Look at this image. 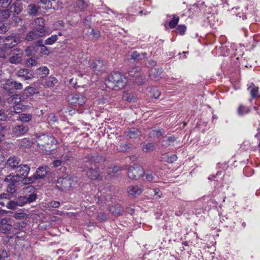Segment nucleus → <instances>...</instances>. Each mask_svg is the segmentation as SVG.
Returning <instances> with one entry per match:
<instances>
[{
	"instance_id": "nucleus-4",
	"label": "nucleus",
	"mask_w": 260,
	"mask_h": 260,
	"mask_svg": "<svg viewBox=\"0 0 260 260\" xmlns=\"http://www.w3.org/2000/svg\"><path fill=\"white\" fill-rule=\"evenodd\" d=\"M98 155H89L87 159L91 162L89 168L88 167V170L86 171L87 175L92 180H99L101 179V176L99 174L98 169L96 166V160L98 159Z\"/></svg>"
},
{
	"instance_id": "nucleus-58",
	"label": "nucleus",
	"mask_w": 260,
	"mask_h": 260,
	"mask_svg": "<svg viewBox=\"0 0 260 260\" xmlns=\"http://www.w3.org/2000/svg\"><path fill=\"white\" fill-rule=\"evenodd\" d=\"M10 195L8 193H2L0 194V200H4L7 202L10 199Z\"/></svg>"
},
{
	"instance_id": "nucleus-63",
	"label": "nucleus",
	"mask_w": 260,
	"mask_h": 260,
	"mask_svg": "<svg viewBox=\"0 0 260 260\" xmlns=\"http://www.w3.org/2000/svg\"><path fill=\"white\" fill-rule=\"evenodd\" d=\"M0 254L4 260H5L6 258H7L9 256V254L8 252L5 250H3L2 253H0Z\"/></svg>"
},
{
	"instance_id": "nucleus-26",
	"label": "nucleus",
	"mask_w": 260,
	"mask_h": 260,
	"mask_svg": "<svg viewBox=\"0 0 260 260\" xmlns=\"http://www.w3.org/2000/svg\"><path fill=\"white\" fill-rule=\"evenodd\" d=\"M248 90L249 91L251 97L253 99L256 98L258 95V87L255 86L253 83H251Z\"/></svg>"
},
{
	"instance_id": "nucleus-10",
	"label": "nucleus",
	"mask_w": 260,
	"mask_h": 260,
	"mask_svg": "<svg viewBox=\"0 0 260 260\" xmlns=\"http://www.w3.org/2000/svg\"><path fill=\"white\" fill-rule=\"evenodd\" d=\"M71 180L69 177L59 178L56 182V187L61 190H69L71 187Z\"/></svg>"
},
{
	"instance_id": "nucleus-8",
	"label": "nucleus",
	"mask_w": 260,
	"mask_h": 260,
	"mask_svg": "<svg viewBox=\"0 0 260 260\" xmlns=\"http://www.w3.org/2000/svg\"><path fill=\"white\" fill-rule=\"evenodd\" d=\"M68 101L72 105L81 106L86 101V98L82 94H71L68 96Z\"/></svg>"
},
{
	"instance_id": "nucleus-41",
	"label": "nucleus",
	"mask_w": 260,
	"mask_h": 260,
	"mask_svg": "<svg viewBox=\"0 0 260 260\" xmlns=\"http://www.w3.org/2000/svg\"><path fill=\"white\" fill-rule=\"evenodd\" d=\"M12 0H0V8L7 9Z\"/></svg>"
},
{
	"instance_id": "nucleus-60",
	"label": "nucleus",
	"mask_w": 260,
	"mask_h": 260,
	"mask_svg": "<svg viewBox=\"0 0 260 260\" xmlns=\"http://www.w3.org/2000/svg\"><path fill=\"white\" fill-rule=\"evenodd\" d=\"M50 205L53 208H58L60 205V203L57 201H52Z\"/></svg>"
},
{
	"instance_id": "nucleus-55",
	"label": "nucleus",
	"mask_w": 260,
	"mask_h": 260,
	"mask_svg": "<svg viewBox=\"0 0 260 260\" xmlns=\"http://www.w3.org/2000/svg\"><path fill=\"white\" fill-rule=\"evenodd\" d=\"M27 63L30 66H35L37 64V61L35 59L30 58L28 59Z\"/></svg>"
},
{
	"instance_id": "nucleus-56",
	"label": "nucleus",
	"mask_w": 260,
	"mask_h": 260,
	"mask_svg": "<svg viewBox=\"0 0 260 260\" xmlns=\"http://www.w3.org/2000/svg\"><path fill=\"white\" fill-rule=\"evenodd\" d=\"M7 118V114L4 110H0V121H4Z\"/></svg>"
},
{
	"instance_id": "nucleus-44",
	"label": "nucleus",
	"mask_w": 260,
	"mask_h": 260,
	"mask_svg": "<svg viewBox=\"0 0 260 260\" xmlns=\"http://www.w3.org/2000/svg\"><path fill=\"white\" fill-rule=\"evenodd\" d=\"M47 120L49 123L53 122L54 123L57 121V118L54 113H51L49 115Z\"/></svg>"
},
{
	"instance_id": "nucleus-13",
	"label": "nucleus",
	"mask_w": 260,
	"mask_h": 260,
	"mask_svg": "<svg viewBox=\"0 0 260 260\" xmlns=\"http://www.w3.org/2000/svg\"><path fill=\"white\" fill-rule=\"evenodd\" d=\"M142 188L137 185H132L128 187L127 191L128 193L133 197H137L142 192Z\"/></svg>"
},
{
	"instance_id": "nucleus-53",
	"label": "nucleus",
	"mask_w": 260,
	"mask_h": 260,
	"mask_svg": "<svg viewBox=\"0 0 260 260\" xmlns=\"http://www.w3.org/2000/svg\"><path fill=\"white\" fill-rule=\"evenodd\" d=\"M155 72H157V76H155V77L157 78V77L160 76V74L161 73V70H158L157 71H156V69H152L151 70V73L150 74V76L151 77H152L153 76H154V75H155L154 73H155Z\"/></svg>"
},
{
	"instance_id": "nucleus-28",
	"label": "nucleus",
	"mask_w": 260,
	"mask_h": 260,
	"mask_svg": "<svg viewBox=\"0 0 260 260\" xmlns=\"http://www.w3.org/2000/svg\"><path fill=\"white\" fill-rule=\"evenodd\" d=\"M3 88L7 91L9 93H12V90H13L14 86L13 85V81L8 80L3 84Z\"/></svg>"
},
{
	"instance_id": "nucleus-14",
	"label": "nucleus",
	"mask_w": 260,
	"mask_h": 260,
	"mask_svg": "<svg viewBox=\"0 0 260 260\" xmlns=\"http://www.w3.org/2000/svg\"><path fill=\"white\" fill-rule=\"evenodd\" d=\"M30 167L26 164H20L16 168V172L19 175L20 179L22 176H27L30 171Z\"/></svg>"
},
{
	"instance_id": "nucleus-24",
	"label": "nucleus",
	"mask_w": 260,
	"mask_h": 260,
	"mask_svg": "<svg viewBox=\"0 0 260 260\" xmlns=\"http://www.w3.org/2000/svg\"><path fill=\"white\" fill-rule=\"evenodd\" d=\"M21 100V95L20 94H13L7 98V101L10 104H18Z\"/></svg>"
},
{
	"instance_id": "nucleus-39",
	"label": "nucleus",
	"mask_w": 260,
	"mask_h": 260,
	"mask_svg": "<svg viewBox=\"0 0 260 260\" xmlns=\"http://www.w3.org/2000/svg\"><path fill=\"white\" fill-rule=\"evenodd\" d=\"M179 20V17L173 16L172 19L169 22V26L171 28H175L178 24Z\"/></svg>"
},
{
	"instance_id": "nucleus-9",
	"label": "nucleus",
	"mask_w": 260,
	"mask_h": 260,
	"mask_svg": "<svg viewBox=\"0 0 260 260\" xmlns=\"http://www.w3.org/2000/svg\"><path fill=\"white\" fill-rule=\"evenodd\" d=\"M3 42L5 49L11 48L20 42V38L16 35L12 34L6 37Z\"/></svg>"
},
{
	"instance_id": "nucleus-22",
	"label": "nucleus",
	"mask_w": 260,
	"mask_h": 260,
	"mask_svg": "<svg viewBox=\"0 0 260 260\" xmlns=\"http://www.w3.org/2000/svg\"><path fill=\"white\" fill-rule=\"evenodd\" d=\"M48 172V167L46 166L45 167H40L38 168L36 170V176L37 179H42L47 174Z\"/></svg>"
},
{
	"instance_id": "nucleus-2",
	"label": "nucleus",
	"mask_w": 260,
	"mask_h": 260,
	"mask_svg": "<svg viewBox=\"0 0 260 260\" xmlns=\"http://www.w3.org/2000/svg\"><path fill=\"white\" fill-rule=\"evenodd\" d=\"M37 146L44 153H48L57 148V141L52 136L42 135L37 137Z\"/></svg>"
},
{
	"instance_id": "nucleus-18",
	"label": "nucleus",
	"mask_w": 260,
	"mask_h": 260,
	"mask_svg": "<svg viewBox=\"0 0 260 260\" xmlns=\"http://www.w3.org/2000/svg\"><path fill=\"white\" fill-rule=\"evenodd\" d=\"M41 8V6L36 4H30L27 7V11L29 15L36 16L39 13H41V12H40Z\"/></svg>"
},
{
	"instance_id": "nucleus-5",
	"label": "nucleus",
	"mask_w": 260,
	"mask_h": 260,
	"mask_svg": "<svg viewBox=\"0 0 260 260\" xmlns=\"http://www.w3.org/2000/svg\"><path fill=\"white\" fill-rule=\"evenodd\" d=\"M5 213L4 210H0V228L1 232L3 233H8L10 232H14V229L16 228L14 226L13 220L10 217H3V214Z\"/></svg>"
},
{
	"instance_id": "nucleus-31",
	"label": "nucleus",
	"mask_w": 260,
	"mask_h": 260,
	"mask_svg": "<svg viewBox=\"0 0 260 260\" xmlns=\"http://www.w3.org/2000/svg\"><path fill=\"white\" fill-rule=\"evenodd\" d=\"M110 210L115 216L120 215L122 212V209L119 205L111 207Z\"/></svg>"
},
{
	"instance_id": "nucleus-62",
	"label": "nucleus",
	"mask_w": 260,
	"mask_h": 260,
	"mask_svg": "<svg viewBox=\"0 0 260 260\" xmlns=\"http://www.w3.org/2000/svg\"><path fill=\"white\" fill-rule=\"evenodd\" d=\"M138 69L136 68H133L132 70L128 72L129 75L132 76H135L137 73Z\"/></svg>"
},
{
	"instance_id": "nucleus-47",
	"label": "nucleus",
	"mask_w": 260,
	"mask_h": 260,
	"mask_svg": "<svg viewBox=\"0 0 260 260\" xmlns=\"http://www.w3.org/2000/svg\"><path fill=\"white\" fill-rule=\"evenodd\" d=\"M131 58L134 59H140L142 58L140 53H138L137 51H134L132 53Z\"/></svg>"
},
{
	"instance_id": "nucleus-29",
	"label": "nucleus",
	"mask_w": 260,
	"mask_h": 260,
	"mask_svg": "<svg viewBox=\"0 0 260 260\" xmlns=\"http://www.w3.org/2000/svg\"><path fill=\"white\" fill-rule=\"evenodd\" d=\"M24 177L21 180V183L23 185L29 184L34 183L37 179L36 175H33L30 177L24 176Z\"/></svg>"
},
{
	"instance_id": "nucleus-45",
	"label": "nucleus",
	"mask_w": 260,
	"mask_h": 260,
	"mask_svg": "<svg viewBox=\"0 0 260 260\" xmlns=\"http://www.w3.org/2000/svg\"><path fill=\"white\" fill-rule=\"evenodd\" d=\"M131 148V146L125 143H121L118 148V150L121 152H125Z\"/></svg>"
},
{
	"instance_id": "nucleus-38",
	"label": "nucleus",
	"mask_w": 260,
	"mask_h": 260,
	"mask_svg": "<svg viewBox=\"0 0 260 260\" xmlns=\"http://www.w3.org/2000/svg\"><path fill=\"white\" fill-rule=\"evenodd\" d=\"M6 207L9 209L14 210L16 209L17 205L15 201H8L6 202Z\"/></svg>"
},
{
	"instance_id": "nucleus-32",
	"label": "nucleus",
	"mask_w": 260,
	"mask_h": 260,
	"mask_svg": "<svg viewBox=\"0 0 260 260\" xmlns=\"http://www.w3.org/2000/svg\"><path fill=\"white\" fill-rule=\"evenodd\" d=\"M176 140L174 136L168 137L167 139L163 140L162 146L164 147H167L171 145Z\"/></svg>"
},
{
	"instance_id": "nucleus-27",
	"label": "nucleus",
	"mask_w": 260,
	"mask_h": 260,
	"mask_svg": "<svg viewBox=\"0 0 260 260\" xmlns=\"http://www.w3.org/2000/svg\"><path fill=\"white\" fill-rule=\"evenodd\" d=\"M32 118V115L28 113H21L19 114L17 117V120L21 122H27L29 121Z\"/></svg>"
},
{
	"instance_id": "nucleus-11",
	"label": "nucleus",
	"mask_w": 260,
	"mask_h": 260,
	"mask_svg": "<svg viewBox=\"0 0 260 260\" xmlns=\"http://www.w3.org/2000/svg\"><path fill=\"white\" fill-rule=\"evenodd\" d=\"M91 67L96 74L104 72L106 69L103 61L101 60L93 61L91 64Z\"/></svg>"
},
{
	"instance_id": "nucleus-21",
	"label": "nucleus",
	"mask_w": 260,
	"mask_h": 260,
	"mask_svg": "<svg viewBox=\"0 0 260 260\" xmlns=\"http://www.w3.org/2000/svg\"><path fill=\"white\" fill-rule=\"evenodd\" d=\"M122 100L128 103H135L137 101V96L134 93L124 92L122 95Z\"/></svg>"
},
{
	"instance_id": "nucleus-57",
	"label": "nucleus",
	"mask_w": 260,
	"mask_h": 260,
	"mask_svg": "<svg viewBox=\"0 0 260 260\" xmlns=\"http://www.w3.org/2000/svg\"><path fill=\"white\" fill-rule=\"evenodd\" d=\"M138 74H139L138 73ZM137 77L135 80V83L138 84V85H141L143 83V79L141 76H138V75H136Z\"/></svg>"
},
{
	"instance_id": "nucleus-52",
	"label": "nucleus",
	"mask_w": 260,
	"mask_h": 260,
	"mask_svg": "<svg viewBox=\"0 0 260 260\" xmlns=\"http://www.w3.org/2000/svg\"><path fill=\"white\" fill-rule=\"evenodd\" d=\"M177 159V157L176 155H172L167 158V162L169 163H173L175 162Z\"/></svg>"
},
{
	"instance_id": "nucleus-16",
	"label": "nucleus",
	"mask_w": 260,
	"mask_h": 260,
	"mask_svg": "<svg viewBox=\"0 0 260 260\" xmlns=\"http://www.w3.org/2000/svg\"><path fill=\"white\" fill-rule=\"evenodd\" d=\"M28 127L24 124H20L15 126L13 129V133L17 136H21L27 133Z\"/></svg>"
},
{
	"instance_id": "nucleus-23",
	"label": "nucleus",
	"mask_w": 260,
	"mask_h": 260,
	"mask_svg": "<svg viewBox=\"0 0 260 260\" xmlns=\"http://www.w3.org/2000/svg\"><path fill=\"white\" fill-rule=\"evenodd\" d=\"M11 12L14 13L15 14H19L23 10L22 4L16 2L14 3L10 7Z\"/></svg>"
},
{
	"instance_id": "nucleus-33",
	"label": "nucleus",
	"mask_w": 260,
	"mask_h": 260,
	"mask_svg": "<svg viewBox=\"0 0 260 260\" xmlns=\"http://www.w3.org/2000/svg\"><path fill=\"white\" fill-rule=\"evenodd\" d=\"M15 201L17 206H23L27 203V199L25 196H21L18 197Z\"/></svg>"
},
{
	"instance_id": "nucleus-42",
	"label": "nucleus",
	"mask_w": 260,
	"mask_h": 260,
	"mask_svg": "<svg viewBox=\"0 0 260 260\" xmlns=\"http://www.w3.org/2000/svg\"><path fill=\"white\" fill-rule=\"evenodd\" d=\"M0 17L3 19H7L10 17V12L8 9H4L0 10Z\"/></svg>"
},
{
	"instance_id": "nucleus-25",
	"label": "nucleus",
	"mask_w": 260,
	"mask_h": 260,
	"mask_svg": "<svg viewBox=\"0 0 260 260\" xmlns=\"http://www.w3.org/2000/svg\"><path fill=\"white\" fill-rule=\"evenodd\" d=\"M148 95L150 98L158 99L160 95V92L157 88L149 87L148 88Z\"/></svg>"
},
{
	"instance_id": "nucleus-54",
	"label": "nucleus",
	"mask_w": 260,
	"mask_h": 260,
	"mask_svg": "<svg viewBox=\"0 0 260 260\" xmlns=\"http://www.w3.org/2000/svg\"><path fill=\"white\" fill-rule=\"evenodd\" d=\"M22 108L20 107V105L17 104L14 106L13 112L15 113H19L21 112Z\"/></svg>"
},
{
	"instance_id": "nucleus-51",
	"label": "nucleus",
	"mask_w": 260,
	"mask_h": 260,
	"mask_svg": "<svg viewBox=\"0 0 260 260\" xmlns=\"http://www.w3.org/2000/svg\"><path fill=\"white\" fill-rule=\"evenodd\" d=\"M13 85L15 89L20 90L22 89V85L20 83L13 81Z\"/></svg>"
},
{
	"instance_id": "nucleus-35",
	"label": "nucleus",
	"mask_w": 260,
	"mask_h": 260,
	"mask_svg": "<svg viewBox=\"0 0 260 260\" xmlns=\"http://www.w3.org/2000/svg\"><path fill=\"white\" fill-rule=\"evenodd\" d=\"M57 35H52L45 41V44L48 45H52L57 41Z\"/></svg>"
},
{
	"instance_id": "nucleus-3",
	"label": "nucleus",
	"mask_w": 260,
	"mask_h": 260,
	"mask_svg": "<svg viewBox=\"0 0 260 260\" xmlns=\"http://www.w3.org/2000/svg\"><path fill=\"white\" fill-rule=\"evenodd\" d=\"M126 78L118 72H114L106 81V86L112 89H120L126 84Z\"/></svg>"
},
{
	"instance_id": "nucleus-6",
	"label": "nucleus",
	"mask_w": 260,
	"mask_h": 260,
	"mask_svg": "<svg viewBox=\"0 0 260 260\" xmlns=\"http://www.w3.org/2000/svg\"><path fill=\"white\" fill-rule=\"evenodd\" d=\"M4 181L9 183L7 186V191L10 193H15L20 181V177L18 175H9L7 176Z\"/></svg>"
},
{
	"instance_id": "nucleus-64",
	"label": "nucleus",
	"mask_w": 260,
	"mask_h": 260,
	"mask_svg": "<svg viewBox=\"0 0 260 260\" xmlns=\"http://www.w3.org/2000/svg\"><path fill=\"white\" fill-rule=\"evenodd\" d=\"M25 90L30 94H34L35 92V88L32 87H27L26 88Z\"/></svg>"
},
{
	"instance_id": "nucleus-50",
	"label": "nucleus",
	"mask_w": 260,
	"mask_h": 260,
	"mask_svg": "<svg viewBox=\"0 0 260 260\" xmlns=\"http://www.w3.org/2000/svg\"><path fill=\"white\" fill-rule=\"evenodd\" d=\"M186 27L185 25H179L177 28V31L181 34H183L186 30Z\"/></svg>"
},
{
	"instance_id": "nucleus-61",
	"label": "nucleus",
	"mask_w": 260,
	"mask_h": 260,
	"mask_svg": "<svg viewBox=\"0 0 260 260\" xmlns=\"http://www.w3.org/2000/svg\"><path fill=\"white\" fill-rule=\"evenodd\" d=\"M26 143H28V144H30V141H29L28 140H27V139H21L20 142H19V144L20 145L22 146V147H24L25 146V144Z\"/></svg>"
},
{
	"instance_id": "nucleus-30",
	"label": "nucleus",
	"mask_w": 260,
	"mask_h": 260,
	"mask_svg": "<svg viewBox=\"0 0 260 260\" xmlns=\"http://www.w3.org/2000/svg\"><path fill=\"white\" fill-rule=\"evenodd\" d=\"M141 147L144 152H147L152 151L155 147V145L153 143H143Z\"/></svg>"
},
{
	"instance_id": "nucleus-15",
	"label": "nucleus",
	"mask_w": 260,
	"mask_h": 260,
	"mask_svg": "<svg viewBox=\"0 0 260 260\" xmlns=\"http://www.w3.org/2000/svg\"><path fill=\"white\" fill-rule=\"evenodd\" d=\"M17 75L23 78L25 80H30L34 78L32 72L28 69H20L17 72Z\"/></svg>"
},
{
	"instance_id": "nucleus-40",
	"label": "nucleus",
	"mask_w": 260,
	"mask_h": 260,
	"mask_svg": "<svg viewBox=\"0 0 260 260\" xmlns=\"http://www.w3.org/2000/svg\"><path fill=\"white\" fill-rule=\"evenodd\" d=\"M41 54L43 55H48L50 51L47 47L44 45H40L39 48H38Z\"/></svg>"
},
{
	"instance_id": "nucleus-1",
	"label": "nucleus",
	"mask_w": 260,
	"mask_h": 260,
	"mask_svg": "<svg viewBox=\"0 0 260 260\" xmlns=\"http://www.w3.org/2000/svg\"><path fill=\"white\" fill-rule=\"evenodd\" d=\"M34 28L26 34L25 39L31 41L40 37H43L50 34L48 27L45 26V20L42 17L35 18Z\"/></svg>"
},
{
	"instance_id": "nucleus-17",
	"label": "nucleus",
	"mask_w": 260,
	"mask_h": 260,
	"mask_svg": "<svg viewBox=\"0 0 260 260\" xmlns=\"http://www.w3.org/2000/svg\"><path fill=\"white\" fill-rule=\"evenodd\" d=\"M16 53H14L9 58V61L11 63L17 64L20 63L22 60L23 52L21 50H17Z\"/></svg>"
},
{
	"instance_id": "nucleus-48",
	"label": "nucleus",
	"mask_w": 260,
	"mask_h": 260,
	"mask_svg": "<svg viewBox=\"0 0 260 260\" xmlns=\"http://www.w3.org/2000/svg\"><path fill=\"white\" fill-rule=\"evenodd\" d=\"M98 219L101 221H104L106 220L107 217L104 213L101 212L98 215Z\"/></svg>"
},
{
	"instance_id": "nucleus-49",
	"label": "nucleus",
	"mask_w": 260,
	"mask_h": 260,
	"mask_svg": "<svg viewBox=\"0 0 260 260\" xmlns=\"http://www.w3.org/2000/svg\"><path fill=\"white\" fill-rule=\"evenodd\" d=\"M27 199V203H31L35 201L37 199V195L34 193H31L29 194L28 198L26 197Z\"/></svg>"
},
{
	"instance_id": "nucleus-20",
	"label": "nucleus",
	"mask_w": 260,
	"mask_h": 260,
	"mask_svg": "<svg viewBox=\"0 0 260 260\" xmlns=\"http://www.w3.org/2000/svg\"><path fill=\"white\" fill-rule=\"evenodd\" d=\"M36 74L38 78H43L46 77L49 73V70L47 67H41L36 70Z\"/></svg>"
},
{
	"instance_id": "nucleus-7",
	"label": "nucleus",
	"mask_w": 260,
	"mask_h": 260,
	"mask_svg": "<svg viewBox=\"0 0 260 260\" xmlns=\"http://www.w3.org/2000/svg\"><path fill=\"white\" fill-rule=\"evenodd\" d=\"M144 174L142 167L135 165L130 167L128 169L127 175L131 179L137 180Z\"/></svg>"
},
{
	"instance_id": "nucleus-43",
	"label": "nucleus",
	"mask_w": 260,
	"mask_h": 260,
	"mask_svg": "<svg viewBox=\"0 0 260 260\" xmlns=\"http://www.w3.org/2000/svg\"><path fill=\"white\" fill-rule=\"evenodd\" d=\"M26 216L24 212H16L14 214L13 217L17 219H23Z\"/></svg>"
},
{
	"instance_id": "nucleus-46",
	"label": "nucleus",
	"mask_w": 260,
	"mask_h": 260,
	"mask_svg": "<svg viewBox=\"0 0 260 260\" xmlns=\"http://www.w3.org/2000/svg\"><path fill=\"white\" fill-rule=\"evenodd\" d=\"M8 29L7 25L4 22L0 21V34L5 33Z\"/></svg>"
},
{
	"instance_id": "nucleus-36",
	"label": "nucleus",
	"mask_w": 260,
	"mask_h": 260,
	"mask_svg": "<svg viewBox=\"0 0 260 260\" xmlns=\"http://www.w3.org/2000/svg\"><path fill=\"white\" fill-rule=\"evenodd\" d=\"M140 135V132L137 129H133L130 130L128 133V136L129 138L135 139L138 137Z\"/></svg>"
},
{
	"instance_id": "nucleus-19",
	"label": "nucleus",
	"mask_w": 260,
	"mask_h": 260,
	"mask_svg": "<svg viewBox=\"0 0 260 260\" xmlns=\"http://www.w3.org/2000/svg\"><path fill=\"white\" fill-rule=\"evenodd\" d=\"M58 80L54 77H50L45 80H42L41 84L45 87H52L57 83Z\"/></svg>"
},
{
	"instance_id": "nucleus-34",
	"label": "nucleus",
	"mask_w": 260,
	"mask_h": 260,
	"mask_svg": "<svg viewBox=\"0 0 260 260\" xmlns=\"http://www.w3.org/2000/svg\"><path fill=\"white\" fill-rule=\"evenodd\" d=\"M40 3L45 5V7H42L43 9L48 10L53 8L52 4L50 0H41L38 2L37 4Z\"/></svg>"
},
{
	"instance_id": "nucleus-37",
	"label": "nucleus",
	"mask_w": 260,
	"mask_h": 260,
	"mask_svg": "<svg viewBox=\"0 0 260 260\" xmlns=\"http://www.w3.org/2000/svg\"><path fill=\"white\" fill-rule=\"evenodd\" d=\"M250 111V109L249 108L244 107L243 105H240L238 109V112L240 115H243L245 114H247L249 113Z\"/></svg>"
},
{
	"instance_id": "nucleus-12",
	"label": "nucleus",
	"mask_w": 260,
	"mask_h": 260,
	"mask_svg": "<svg viewBox=\"0 0 260 260\" xmlns=\"http://www.w3.org/2000/svg\"><path fill=\"white\" fill-rule=\"evenodd\" d=\"M21 162L20 159L16 156H13L7 160L6 166L11 169H16Z\"/></svg>"
},
{
	"instance_id": "nucleus-59",
	"label": "nucleus",
	"mask_w": 260,
	"mask_h": 260,
	"mask_svg": "<svg viewBox=\"0 0 260 260\" xmlns=\"http://www.w3.org/2000/svg\"><path fill=\"white\" fill-rule=\"evenodd\" d=\"M146 178L147 181H151L153 180V179L154 178V176L153 174L152 173H150L149 174L147 173L146 175Z\"/></svg>"
}]
</instances>
